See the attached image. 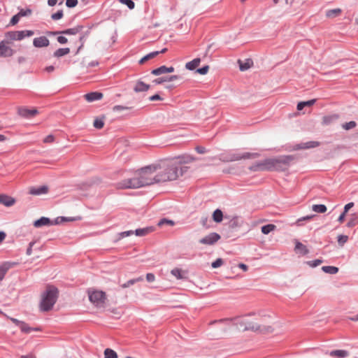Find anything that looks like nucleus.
Returning <instances> with one entry per match:
<instances>
[{"mask_svg":"<svg viewBox=\"0 0 358 358\" xmlns=\"http://www.w3.org/2000/svg\"><path fill=\"white\" fill-rule=\"evenodd\" d=\"M213 219L215 222H221L223 219V213L221 210L217 209L213 212Z\"/></svg>","mask_w":358,"mask_h":358,"instance_id":"32","label":"nucleus"},{"mask_svg":"<svg viewBox=\"0 0 358 358\" xmlns=\"http://www.w3.org/2000/svg\"><path fill=\"white\" fill-rule=\"evenodd\" d=\"M348 240V236L345 235H339L338 236V243L340 246H343Z\"/></svg>","mask_w":358,"mask_h":358,"instance_id":"43","label":"nucleus"},{"mask_svg":"<svg viewBox=\"0 0 358 358\" xmlns=\"http://www.w3.org/2000/svg\"><path fill=\"white\" fill-rule=\"evenodd\" d=\"M208 70H209V66L208 65H206L202 68L198 69L196 70V73L201 74V75H206L208 72Z\"/></svg>","mask_w":358,"mask_h":358,"instance_id":"48","label":"nucleus"},{"mask_svg":"<svg viewBox=\"0 0 358 358\" xmlns=\"http://www.w3.org/2000/svg\"><path fill=\"white\" fill-rule=\"evenodd\" d=\"M357 215L356 214H352L348 222L347 223L348 227H353L357 224Z\"/></svg>","mask_w":358,"mask_h":358,"instance_id":"40","label":"nucleus"},{"mask_svg":"<svg viewBox=\"0 0 358 358\" xmlns=\"http://www.w3.org/2000/svg\"><path fill=\"white\" fill-rule=\"evenodd\" d=\"M149 89L150 85L143 83L141 80H138L134 86V90L136 93L146 92Z\"/></svg>","mask_w":358,"mask_h":358,"instance_id":"17","label":"nucleus"},{"mask_svg":"<svg viewBox=\"0 0 358 358\" xmlns=\"http://www.w3.org/2000/svg\"><path fill=\"white\" fill-rule=\"evenodd\" d=\"M259 156L257 153L245 152L243 154H235L230 158L229 161H236L243 159L256 158Z\"/></svg>","mask_w":358,"mask_h":358,"instance_id":"14","label":"nucleus"},{"mask_svg":"<svg viewBox=\"0 0 358 358\" xmlns=\"http://www.w3.org/2000/svg\"><path fill=\"white\" fill-rule=\"evenodd\" d=\"M78 4V0H66V5L69 8H73Z\"/></svg>","mask_w":358,"mask_h":358,"instance_id":"51","label":"nucleus"},{"mask_svg":"<svg viewBox=\"0 0 358 358\" xmlns=\"http://www.w3.org/2000/svg\"><path fill=\"white\" fill-rule=\"evenodd\" d=\"M90 301L96 307H103L106 301V293L101 290L90 289L87 291Z\"/></svg>","mask_w":358,"mask_h":358,"instance_id":"7","label":"nucleus"},{"mask_svg":"<svg viewBox=\"0 0 358 358\" xmlns=\"http://www.w3.org/2000/svg\"><path fill=\"white\" fill-rule=\"evenodd\" d=\"M322 271L325 273L336 274L338 271V268L335 266H325L322 268Z\"/></svg>","mask_w":358,"mask_h":358,"instance_id":"38","label":"nucleus"},{"mask_svg":"<svg viewBox=\"0 0 358 358\" xmlns=\"http://www.w3.org/2000/svg\"><path fill=\"white\" fill-rule=\"evenodd\" d=\"M9 320L13 322L15 325L20 327V324H22V321H20L17 319L13 318V317H8Z\"/></svg>","mask_w":358,"mask_h":358,"instance_id":"62","label":"nucleus"},{"mask_svg":"<svg viewBox=\"0 0 358 358\" xmlns=\"http://www.w3.org/2000/svg\"><path fill=\"white\" fill-rule=\"evenodd\" d=\"M292 160L293 157L292 156H282L277 158H269L256 163L252 166L250 169L252 171H284L288 169V166Z\"/></svg>","mask_w":358,"mask_h":358,"instance_id":"2","label":"nucleus"},{"mask_svg":"<svg viewBox=\"0 0 358 358\" xmlns=\"http://www.w3.org/2000/svg\"><path fill=\"white\" fill-rule=\"evenodd\" d=\"M322 263V261L320 260V259H316L315 261H312V262H308V264L313 267H315V266H319L320 264H321Z\"/></svg>","mask_w":358,"mask_h":358,"instance_id":"55","label":"nucleus"},{"mask_svg":"<svg viewBox=\"0 0 358 358\" xmlns=\"http://www.w3.org/2000/svg\"><path fill=\"white\" fill-rule=\"evenodd\" d=\"M93 124L95 128L100 129L103 127L104 122L101 119H96Z\"/></svg>","mask_w":358,"mask_h":358,"instance_id":"44","label":"nucleus"},{"mask_svg":"<svg viewBox=\"0 0 358 358\" xmlns=\"http://www.w3.org/2000/svg\"><path fill=\"white\" fill-rule=\"evenodd\" d=\"M220 239V236L217 233H210L199 240V243L204 245H213Z\"/></svg>","mask_w":358,"mask_h":358,"instance_id":"10","label":"nucleus"},{"mask_svg":"<svg viewBox=\"0 0 358 358\" xmlns=\"http://www.w3.org/2000/svg\"><path fill=\"white\" fill-rule=\"evenodd\" d=\"M319 145L318 142L315 141H310L306 143H305L303 145L301 146V148H315Z\"/></svg>","mask_w":358,"mask_h":358,"instance_id":"45","label":"nucleus"},{"mask_svg":"<svg viewBox=\"0 0 358 358\" xmlns=\"http://www.w3.org/2000/svg\"><path fill=\"white\" fill-rule=\"evenodd\" d=\"M242 330L259 331L262 333H271L274 328L273 326L259 325L257 323L250 321L248 319L243 320L241 322Z\"/></svg>","mask_w":358,"mask_h":358,"instance_id":"6","label":"nucleus"},{"mask_svg":"<svg viewBox=\"0 0 358 358\" xmlns=\"http://www.w3.org/2000/svg\"><path fill=\"white\" fill-rule=\"evenodd\" d=\"M195 150L199 154H204L206 152V148L203 146H196Z\"/></svg>","mask_w":358,"mask_h":358,"instance_id":"58","label":"nucleus"},{"mask_svg":"<svg viewBox=\"0 0 358 358\" xmlns=\"http://www.w3.org/2000/svg\"><path fill=\"white\" fill-rule=\"evenodd\" d=\"M33 45L36 48H45L50 45V41L45 36H40L33 40Z\"/></svg>","mask_w":358,"mask_h":358,"instance_id":"11","label":"nucleus"},{"mask_svg":"<svg viewBox=\"0 0 358 358\" xmlns=\"http://www.w3.org/2000/svg\"><path fill=\"white\" fill-rule=\"evenodd\" d=\"M276 229V226L273 224H268L262 227L261 231L264 234H268L270 232L273 231Z\"/></svg>","mask_w":358,"mask_h":358,"instance_id":"30","label":"nucleus"},{"mask_svg":"<svg viewBox=\"0 0 358 358\" xmlns=\"http://www.w3.org/2000/svg\"><path fill=\"white\" fill-rule=\"evenodd\" d=\"M159 54V51H155V52H150L149 53L148 55H145V57H143L140 61H139V63L141 64H144L145 62H147L148 60L149 59H151L152 58H154L155 57H156L157 55H158Z\"/></svg>","mask_w":358,"mask_h":358,"instance_id":"34","label":"nucleus"},{"mask_svg":"<svg viewBox=\"0 0 358 358\" xmlns=\"http://www.w3.org/2000/svg\"><path fill=\"white\" fill-rule=\"evenodd\" d=\"M200 62L201 59L199 58H196L192 61L186 63L185 67L189 70H194L199 66Z\"/></svg>","mask_w":358,"mask_h":358,"instance_id":"28","label":"nucleus"},{"mask_svg":"<svg viewBox=\"0 0 358 358\" xmlns=\"http://www.w3.org/2000/svg\"><path fill=\"white\" fill-rule=\"evenodd\" d=\"M103 94L98 92H90L85 94V99L88 102H92L94 101L100 100L103 98Z\"/></svg>","mask_w":358,"mask_h":358,"instance_id":"18","label":"nucleus"},{"mask_svg":"<svg viewBox=\"0 0 358 358\" xmlns=\"http://www.w3.org/2000/svg\"><path fill=\"white\" fill-rule=\"evenodd\" d=\"M195 160L193 156L184 154L155 164L157 181L165 182L178 180L188 171V165Z\"/></svg>","mask_w":358,"mask_h":358,"instance_id":"1","label":"nucleus"},{"mask_svg":"<svg viewBox=\"0 0 358 358\" xmlns=\"http://www.w3.org/2000/svg\"><path fill=\"white\" fill-rule=\"evenodd\" d=\"M312 210L318 213H324L327 211V208L324 204H314L312 206Z\"/></svg>","mask_w":358,"mask_h":358,"instance_id":"33","label":"nucleus"},{"mask_svg":"<svg viewBox=\"0 0 358 358\" xmlns=\"http://www.w3.org/2000/svg\"><path fill=\"white\" fill-rule=\"evenodd\" d=\"M58 290L53 286H48L42 294L40 308L42 311L52 309L57 299Z\"/></svg>","mask_w":358,"mask_h":358,"instance_id":"3","label":"nucleus"},{"mask_svg":"<svg viewBox=\"0 0 358 358\" xmlns=\"http://www.w3.org/2000/svg\"><path fill=\"white\" fill-rule=\"evenodd\" d=\"M130 108L129 107H127V106H120V105H117V106H115L113 108V111H122V110H128Z\"/></svg>","mask_w":358,"mask_h":358,"instance_id":"52","label":"nucleus"},{"mask_svg":"<svg viewBox=\"0 0 358 358\" xmlns=\"http://www.w3.org/2000/svg\"><path fill=\"white\" fill-rule=\"evenodd\" d=\"M79 31V29L78 28H71V29H66L63 31H52V32H49L48 34H50V35H57L59 34H68V35H75Z\"/></svg>","mask_w":358,"mask_h":358,"instance_id":"25","label":"nucleus"},{"mask_svg":"<svg viewBox=\"0 0 358 358\" xmlns=\"http://www.w3.org/2000/svg\"><path fill=\"white\" fill-rule=\"evenodd\" d=\"M70 52V49L69 48H59L54 52V56L55 57H61L64 55H68Z\"/></svg>","mask_w":358,"mask_h":358,"instance_id":"31","label":"nucleus"},{"mask_svg":"<svg viewBox=\"0 0 358 358\" xmlns=\"http://www.w3.org/2000/svg\"><path fill=\"white\" fill-rule=\"evenodd\" d=\"M146 280L148 282H153L155 280V276L153 273H149L146 275Z\"/></svg>","mask_w":358,"mask_h":358,"instance_id":"60","label":"nucleus"},{"mask_svg":"<svg viewBox=\"0 0 358 358\" xmlns=\"http://www.w3.org/2000/svg\"><path fill=\"white\" fill-rule=\"evenodd\" d=\"M152 231H153L152 227H146V228H143V229H136L135 231H134V233L136 234V236H144L151 233Z\"/></svg>","mask_w":358,"mask_h":358,"instance_id":"27","label":"nucleus"},{"mask_svg":"<svg viewBox=\"0 0 358 358\" xmlns=\"http://www.w3.org/2000/svg\"><path fill=\"white\" fill-rule=\"evenodd\" d=\"M48 186L31 187L29 188V193L31 195L45 194L48 192Z\"/></svg>","mask_w":358,"mask_h":358,"instance_id":"12","label":"nucleus"},{"mask_svg":"<svg viewBox=\"0 0 358 358\" xmlns=\"http://www.w3.org/2000/svg\"><path fill=\"white\" fill-rule=\"evenodd\" d=\"M357 124L355 121H350L343 125V128L345 130L353 129L356 127Z\"/></svg>","mask_w":358,"mask_h":358,"instance_id":"46","label":"nucleus"},{"mask_svg":"<svg viewBox=\"0 0 358 358\" xmlns=\"http://www.w3.org/2000/svg\"><path fill=\"white\" fill-rule=\"evenodd\" d=\"M315 101L316 99H311L307 101L299 102L297 104V110H301L304 107H310L315 103Z\"/></svg>","mask_w":358,"mask_h":358,"instance_id":"29","label":"nucleus"},{"mask_svg":"<svg viewBox=\"0 0 358 358\" xmlns=\"http://www.w3.org/2000/svg\"><path fill=\"white\" fill-rule=\"evenodd\" d=\"M105 358H117V354L113 350L107 348L104 350Z\"/></svg>","mask_w":358,"mask_h":358,"instance_id":"39","label":"nucleus"},{"mask_svg":"<svg viewBox=\"0 0 358 358\" xmlns=\"http://www.w3.org/2000/svg\"><path fill=\"white\" fill-rule=\"evenodd\" d=\"M223 264V260L220 258L216 259L214 262L212 263L213 268H218Z\"/></svg>","mask_w":358,"mask_h":358,"instance_id":"50","label":"nucleus"},{"mask_svg":"<svg viewBox=\"0 0 358 358\" xmlns=\"http://www.w3.org/2000/svg\"><path fill=\"white\" fill-rule=\"evenodd\" d=\"M313 217H314V215H307V216L303 217H301V218H299V219L297 220V223H299V222H300L301 221H303V220H311Z\"/></svg>","mask_w":358,"mask_h":358,"instance_id":"64","label":"nucleus"},{"mask_svg":"<svg viewBox=\"0 0 358 358\" xmlns=\"http://www.w3.org/2000/svg\"><path fill=\"white\" fill-rule=\"evenodd\" d=\"M229 224L231 228H236L240 227L241 225V223L239 222L238 218L236 217L231 220Z\"/></svg>","mask_w":358,"mask_h":358,"instance_id":"42","label":"nucleus"},{"mask_svg":"<svg viewBox=\"0 0 358 358\" xmlns=\"http://www.w3.org/2000/svg\"><path fill=\"white\" fill-rule=\"evenodd\" d=\"M342 10L341 8H334L328 10L326 12V17L328 18H334L341 15Z\"/></svg>","mask_w":358,"mask_h":358,"instance_id":"26","label":"nucleus"},{"mask_svg":"<svg viewBox=\"0 0 358 358\" xmlns=\"http://www.w3.org/2000/svg\"><path fill=\"white\" fill-rule=\"evenodd\" d=\"M329 355L336 358H344L349 355V352L343 350H333L329 353Z\"/></svg>","mask_w":358,"mask_h":358,"instance_id":"22","label":"nucleus"},{"mask_svg":"<svg viewBox=\"0 0 358 358\" xmlns=\"http://www.w3.org/2000/svg\"><path fill=\"white\" fill-rule=\"evenodd\" d=\"M0 203L6 206H11L15 203V199L8 196L1 194L0 195Z\"/></svg>","mask_w":358,"mask_h":358,"instance_id":"21","label":"nucleus"},{"mask_svg":"<svg viewBox=\"0 0 358 358\" xmlns=\"http://www.w3.org/2000/svg\"><path fill=\"white\" fill-rule=\"evenodd\" d=\"M57 40L60 44H66L68 42V39L63 36H58Z\"/></svg>","mask_w":358,"mask_h":358,"instance_id":"57","label":"nucleus"},{"mask_svg":"<svg viewBox=\"0 0 358 358\" xmlns=\"http://www.w3.org/2000/svg\"><path fill=\"white\" fill-rule=\"evenodd\" d=\"M74 217H58L54 220L55 224H59L63 222H72L76 220Z\"/></svg>","mask_w":358,"mask_h":358,"instance_id":"37","label":"nucleus"},{"mask_svg":"<svg viewBox=\"0 0 358 358\" xmlns=\"http://www.w3.org/2000/svg\"><path fill=\"white\" fill-rule=\"evenodd\" d=\"M54 224H55L54 221H51L49 218L45 217H41L40 219L36 220L34 223V226L37 228L41 227L43 226Z\"/></svg>","mask_w":358,"mask_h":358,"instance_id":"16","label":"nucleus"},{"mask_svg":"<svg viewBox=\"0 0 358 358\" xmlns=\"http://www.w3.org/2000/svg\"><path fill=\"white\" fill-rule=\"evenodd\" d=\"M16 264L15 262H6L0 266V281L4 278L8 271Z\"/></svg>","mask_w":358,"mask_h":358,"instance_id":"13","label":"nucleus"},{"mask_svg":"<svg viewBox=\"0 0 358 358\" xmlns=\"http://www.w3.org/2000/svg\"><path fill=\"white\" fill-rule=\"evenodd\" d=\"M353 206H354L353 202H350V203H348V204H346L344 207V214H346L348 212V210Z\"/></svg>","mask_w":358,"mask_h":358,"instance_id":"59","label":"nucleus"},{"mask_svg":"<svg viewBox=\"0 0 358 358\" xmlns=\"http://www.w3.org/2000/svg\"><path fill=\"white\" fill-rule=\"evenodd\" d=\"M34 34V31L31 30L11 31L6 32L5 37L7 42L11 43L15 41H21L25 37H30Z\"/></svg>","mask_w":358,"mask_h":358,"instance_id":"8","label":"nucleus"},{"mask_svg":"<svg viewBox=\"0 0 358 358\" xmlns=\"http://www.w3.org/2000/svg\"><path fill=\"white\" fill-rule=\"evenodd\" d=\"M162 99L160 97V96L159 94L152 95V96H150V98H149V100L151 101H159V100H162Z\"/></svg>","mask_w":358,"mask_h":358,"instance_id":"61","label":"nucleus"},{"mask_svg":"<svg viewBox=\"0 0 358 358\" xmlns=\"http://www.w3.org/2000/svg\"><path fill=\"white\" fill-rule=\"evenodd\" d=\"M179 78L178 76L173 75L171 76H165L162 78H158L157 79H155L152 83L155 85H159L164 82H173L174 80H176Z\"/></svg>","mask_w":358,"mask_h":358,"instance_id":"19","label":"nucleus"},{"mask_svg":"<svg viewBox=\"0 0 358 358\" xmlns=\"http://www.w3.org/2000/svg\"><path fill=\"white\" fill-rule=\"evenodd\" d=\"M239 67L241 71H246L249 69L253 64L252 59H246L245 61L238 60Z\"/></svg>","mask_w":358,"mask_h":358,"instance_id":"24","label":"nucleus"},{"mask_svg":"<svg viewBox=\"0 0 358 358\" xmlns=\"http://www.w3.org/2000/svg\"><path fill=\"white\" fill-rule=\"evenodd\" d=\"M55 140V137L52 135H48L43 139L44 143H52Z\"/></svg>","mask_w":358,"mask_h":358,"instance_id":"53","label":"nucleus"},{"mask_svg":"<svg viewBox=\"0 0 358 358\" xmlns=\"http://www.w3.org/2000/svg\"><path fill=\"white\" fill-rule=\"evenodd\" d=\"M143 187L157 183L155 164L143 167L137 171Z\"/></svg>","mask_w":358,"mask_h":358,"instance_id":"4","label":"nucleus"},{"mask_svg":"<svg viewBox=\"0 0 358 358\" xmlns=\"http://www.w3.org/2000/svg\"><path fill=\"white\" fill-rule=\"evenodd\" d=\"M8 43L6 40L0 42V57H9L15 53L14 50L8 45Z\"/></svg>","mask_w":358,"mask_h":358,"instance_id":"9","label":"nucleus"},{"mask_svg":"<svg viewBox=\"0 0 358 358\" xmlns=\"http://www.w3.org/2000/svg\"><path fill=\"white\" fill-rule=\"evenodd\" d=\"M134 234V231H124L122 233L120 234V236L122 238H124V237H127L129 235H131Z\"/></svg>","mask_w":358,"mask_h":358,"instance_id":"63","label":"nucleus"},{"mask_svg":"<svg viewBox=\"0 0 358 358\" xmlns=\"http://www.w3.org/2000/svg\"><path fill=\"white\" fill-rule=\"evenodd\" d=\"M20 20V15H15L10 20V24L12 25L16 24Z\"/></svg>","mask_w":358,"mask_h":358,"instance_id":"56","label":"nucleus"},{"mask_svg":"<svg viewBox=\"0 0 358 358\" xmlns=\"http://www.w3.org/2000/svg\"><path fill=\"white\" fill-rule=\"evenodd\" d=\"M143 280V277H139V278H137L135 279H131V280H128L127 282L121 285V287L127 288V287H130L131 285H133L134 283H136L137 282H141Z\"/></svg>","mask_w":358,"mask_h":358,"instance_id":"35","label":"nucleus"},{"mask_svg":"<svg viewBox=\"0 0 358 358\" xmlns=\"http://www.w3.org/2000/svg\"><path fill=\"white\" fill-rule=\"evenodd\" d=\"M19 327L21 329V331L25 334H29L32 330H36V331L39 330L38 329L31 328L30 327L28 326L27 324H26L24 322H22V324H20V326Z\"/></svg>","mask_w":358,"mask_h":358,"instance_id":"36","label":"nucleus"},{"mask_svg":"<svg viewBox=\"0 0 358 358\" xmlns=\"http://www.w3.org/2000/svg\"><path fill=\"white\" fill-rule=\"evenodd\" d=\"M152 74L155 76H159L161 74H165L166 73V66H162L157 69H153L152 71Z\"/></svg>","mask_w":358,"mask_h":358,"instance_id":"41","label":"nucleus"},{"mask_svg":"<svg viewBox=\"0 0 358 358\" xmlns=\"http://www.w3.org/2000/svg\"><path fill=\"white\" fill-rule=\"evenodd\" d=\"M295 250L301 255H305L309 252L306 246L298 241H295Z\"/></svg>","mask_w":358,"mask_h":358,"instance_id":"20","label":"nucleus"},{"mask_svg":"<svg viewBox=\"0 0 358 358\" xmlns=\"http://www.w3.org/2000/svg\"><path fill=\"white\" fill-rule=\"evenodd\" d=\"M18 113L23 117L30 118L38 114V110L36 109L30 110L28 108H22L19 109Z\"/></svg>","mask_w":358,"mask_h":358,"instance_id":"15","label":"nucleus"},{"mask_svg":"<svg viewBox=\"0 0 358 358\" xmlns=\"http://www.w3.org/2000/svg\"><path fill=\"white\" fill-rule=\"evenodd\" d=\"M120 1L126 4L129 9H133L134 8L135 4L131 0H120Z\"/></svg>","mask_w":358,"mask_h":358,"instance_id":"49","label":"nucleus"},{"mask_svg":"<svg viewBox=\"0 0 358 358\" xmlns=\"http://www.w3.org/2000/svg\"><path fill=\"white\" fill-rule=\"evenodd\" d=\"M63 15H64L63 11L62 10H58L57 13L52 14L51 15V17L53 20H57L62 18Z\"/></svg>","mask_w":358,"mask_h":358,"instance_id":"47","label":"nucleus"},{"mask_svg":"<svg viewBox=\"0 0 358 358\" xmlns=\"http://www.w3.org/2000/svg\"><path fill=\"white\" fill-rule=\"evenodd\" d=\"M171 274L175 276L177 279H185V274L187 272L185 271L182 270L181 268H175L171 270Z\"/></svg>","mask_w":358,"mask_h":358,"instance_id":"23","label":"nucleus"},{"mask_svg":"<svg viewBox=\"0 0 358 358\" xmlns=\"http://www.w3.org/2000/svg\"><path fill=\"white\" fill-rule=\"evenodd\" d=\"M140 176L138 171H136L134 176L131 178L124 179L116 184V187L120 189H136L142 187Z\"/></svg>","mask_w":358,"mask_h":358,"instance_id":"5","label":"nucleus"},{"mask_svg":"<svg viewBox=\"0 0 358 358\" xmlns=\"http://www.w3.org/2000/svg\"><path fill=\"white\" fill-rule=\"evenodd\" d=\"M164 224H169L171 226H173L174 225V222L172 220H166V219H164V220H162L159 222V225L161 226V225H163Z\"/></svg>","mask_w":358,"mask_h":358,"instance_id":"54","label":"nucleus"}]
</instances>
